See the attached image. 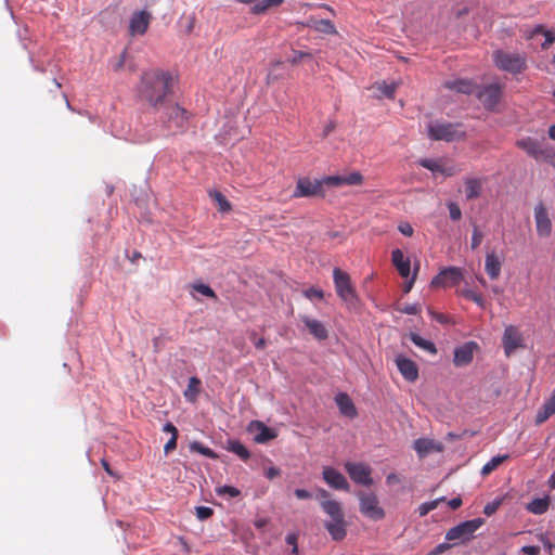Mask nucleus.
Returning <instances> with one entry per match:
<instances>
[{"instance_id": "f257e3e1", "label": "nucleus", "mask_w": 555, "mask_h": 555, "mask_svg": "<svg viewBox=\"0 0 555 555\" xmlns=\"http://www.w3.org/2000/svg\"><path fill=\"white\" fill-rule=\"evenodd\" d=\"M173 77L170 72L151 69L141 75L137 87L138 99L159 112L172 93Z\"/></svg>"}, {"instance_id": "f03ea898", "label": "nucleus", "mask_w": 555, "mask_h": 555, "mask_svg": "<svg viewBox=\"0 0 555 555\" xmlns=\"http://www.w3.org/2000/svg\"><path fill=\"white\" fill-rule=\"evenodd\" d=\"M515 144L537 162H545L555 167V147L547 143L545 138L542 140L530 137L522 138L517 140Z\"/></svg>"}, {"instance_id": "7ed1b4c3", "label": "nucleus", "mask_w": 555, "mask_h": 555, "mask_svg": "<svg viewBox=\"0 0 555 555\" xmlns=\"http://www.w3.org/2000/svg\"><path fill=\"white\" fill-rule=\"evenodd\" d=\"M515 144L537 162H545L555 167V147L547 143L545 138L542 140L530 137L522 138L517 140Z\"/></svg>"}, {"instance_id": "20e7f679", "label": "nucleus", "mask_w": 555, "mask_h": 555, "mask_svg": "<svg viewBox=\"0 0 555 555\" xmlns=\"http://www.w3.org/2000/svg\"><path fill=\"white\" fill-rule=\"evenodd\" d=\"M159 119L169 129L183 127L190 118V113L168 99L158 112Z\"/></svg>"}, {"instance_id": "39448f33", "label": "nucleus", "mask_w": 555, "mask_h": 555, "mask_svg": "<svg viewBox=\"0 0 555 555\" xmlns=\"http://www.w3.org/2000/svg\"><path fill=\"white\" fill-rule=\"evenodd\" d=\"M459 127V124L452 122H430L428 125V137L435 141H459L465 137V133L457 129Z\"/></svg>"}, {"instance_id": "423d86ee", "label": "nucleus", "mask_w": 555, "mask_h": 555, "mask_svg": "<svg viewBox=\"0 0 555 555\" xmlns=\"http://www.w3.org/2000/svg\"><path fill=\"white\" fill-rule=\"evenodd\" d=\"M333 278L337 295L343 301L348 305H354L358 302V295L351 283L350 275L339 268H335L333 271Z\"/></svg>"}, {"instance_id": "0eeeda50", "label": "nucleus", "mask_w": 555, "mask_h": 555, "mask_svg": "<svg viewBox=\"0 0 555 555\" xmlns=\"http://www.w3.org/2000/svg\"><path fill=\"white\" fill-rule=\"evenodd\" d=\"M360 501V512L373 519L380 520L385 517V511L378 505V498L372 491L359 490L356 492Z\"/></svg>"}, {"instance_id": "6e6552de", "label": "nucleus", "mask_w": 555, "mask_h": 555, "mask_svg": "<svg viewBox=\"0 0 555 555\" xmlns=\"http://www.w3.org/2000/svg\"><path fill=\"white\" fill-rule=\"evenodd\" d=\"M485 524L483 518H475L466 520L457 526L448 530L446 539L448 541L460 540L462 543H467L474 539V532Z\"/></svg>"}, {"instance_id": "1a4fd4ad", "label": "nucleus", "mask_w": 555, "mask_h": 555, "mask_svg": "<svg viewBox=\"0 0 555 555\" xmlns=\"http://www.w3.org/2000/svg\"><path fill=\"white\" fill-rule=\"evenodd\" d=\"M324 197L325 192L323 189V182L321 180H311L308 177H300L297 179L295 191L292 195L294 198L300 197Z\"/></svg>"}, {"instance_id": "9d476101", "label": "nucleus", "mask_w": 555, "mask_h": 555, "mask_svg": "<svg viewBox=\"0 0 555 555\" xmlns=\"http://www.w3.org/2000/svg\"><path fill=\"white\" fill-rule=\"evenodd\" d=\"M474 94L479 99L486 109L493 111L501 100L502 89L498 83L483 87L476 86Z\"/></svg>"}, {"instance_id": "9b49d317", "label": "nucleus", "mask_w": 555, "mask_h": 555, "mask_svg": "<svg viewBox=\"0 0 555 555\" xmlns=\"http://www.w3.org/2000/svg\"><path fill=\"white\" fill-rule=\"evenodd\" d=\"M494 61L498 67L511 73H520L525 68V60L519 55L496 51Z\"/></svg>"}, {"instance_id": "f8f14e48", "label": "nucleus", "mask_w": 555, "mask_h": 555, "mask_svg": "<svg viewBox=\"0 0 555 555\" xmlns=\"http://www.w3.org/2000/svg\"><path fill=\"white\" fill-rule=\"evenodd\" d=\"M345 469L356 483L363 486L373 485V479L371 477L372 469L370 468V466L363 463L347 462L345 464Z\"/></svg>"}, {"instance_id": "ddd939ff", "label": "nucleus", "mask_w": 555, "mask_h": 555, "mask_svg": "<svg viewBox=\"0 0 555 555\" xmlns=\"http://www.w3.org/2000/svg\"><path fill=\"white\" fill-rule=\"evenodd\" d=\"M152 20V14L145 10L134 12L129 22V35H144Z\"/></svg>"}, {"instance_id": "4468645a", "label": "nucleus", "mask_w": 555, "mask_h": 555, "mask_svg": "<svg viewBox=\"0 0 555 555\" xmlns=\"http://www.w3.org/2000/svg\"><path fill=\"white\" fill-rule=\"evenodd\" d=\"M478 349V345L475 341H467L464 345L455 348L453 363L455 366H466L474 358L475 350Z\"/></svg>"}, {"instance_id": "2eb2a0df", "label": "nucleus", "mask_w": 555, "mask_h": 555, "mask_svg": "<svg viewBox=\"0 0 555 555\" xmlns=\"http://www.w3.org/2000/svg\"><path fill=\"white\" fill-rule=\"evenodd\" d=\"M323 479L325 482L335 490L349 491L350 486L347 478L333 467L326 466L323 468Z\"/></svg>"}, {"instance_id": "dca6fc26", "label": "nucleus", "mask_w": 555, "mask_h": 555, "mask_svg": "<svg viewBox=\"0 0 555 555\" xmlns=\"http://www.w3.org/2000/svg\"><path fill=\"white\" fill-rule=\"evenodd\" d=\"M534 218L538 234L540 236H548L552 232V222L542 202H540L534 208Z\"/></svg>"}, {"instance_id": "f3484780", "label": "nucleus", "mask_w": 555, "mask_h": 555, "mask_svg": "<svg viewBox=\"0 0 555 555\" xmlns=\"http://www.w3.org/2000/svg\"><path fill=\"white\" fill-rule=\"evenodd\" d=\"M503 346L506 356H511L517 348L522 347V338L516 326L509 325L505 328Z\"/></svg>"}, {"instance_id": "a211bd4d", "label": "nucleus", "mask_w": 555, "mask_h": 555, "mask_svg": "<svg viewBox=\"0 0 555 555\" xmlns=\"http://www.w3.org/2000/svg\"><path fill=\"white\" fill-rule=\"evenodd\" d=\"M418 164L431 172H439L447 178L453 177L460 171L455 166H447L441 159L422 158L418 160Z\"/></svg>"}, {"instance_id": "6ab92c4d", "label": "nucleus", "mask_w": 555, "mask_h": 555, "mask_svg": "<svg viewBox=\"0 0 555 555\" xmlns=\"http://www.w3.org/2000/svg\"><path fill=\"white\" fill-rule=\"evenodd\" d=\"M396 364L406 380L415 382L418 378V367L414 361L402 356H398L396 358Z\"/></svg>"}, {"instance_id": "aec40b11", "label": "nucleus", "mask_w": 555, "mask_h": 555, "mask_svg": "<svg viewBox=\"0 0 555 555\" xmlns=\"http://www.w3.org/2000/svg\"><path fill=\"white\" fill-rule=\"evenodd\" d=\"M414 449L421 457L435 452H442L444 447L441 442L428 438H418L414 441Z\"/></svg>"}, {"instance_id": "412c9836", "label": "nucleus", "mask_w": 555, "mask_h": 555, "mask_svg": "<svg viewBox=\"0 0 555 555\" xmlns=\"http://www.w3.org/2000/svg\"><path fill=\"white\" fill-rule=\"evenodd\" d=\"M324 528L334 541H343L347 535V521L345 518L325 520Z\"/></svg>"}, {"instance_id": "4be33fe9", "label": "nucleus", "mask_w": 555, "mask_h": 555, "mask_svg": "<svg viewBox=\"0 0 555 555\" xmlns=\"http://www.w3.org/2000/svg\"><path fill=\"white\" fill-rule=\"evenodd\" d=\"M248 430L249 431L257 430V434L255 436V441L258 443H266L269 440H272L276 437V433L273 429L266 426L260 421H253L248 426Z\"/></svg>"}, {"instance_id": "5701e85b", "label": "nucleus", "mask_w": 555, "mask_h": 555, "mask_svg": "<svg viewBox=\"0 0 555 555\" xmlns=\"http://www.w3.org/2000/svg\"><path fill=\"white\" fill-rule=\"evenodd\" d=\"M391 261L399 274L402 278H409L411 274V261L409 258H405L402 250L395 249L391 253Z\"/></svg>"}, {"instance_id": "b1692460", "label": "nucleus", "mask_w": 555, "mask_h": 555, "mask_svg": "<svg viewBox=\"0 0 555 555\" xmlns=\"http://www.w3.org/2000/svg\"><path fill=\"white\" fill-rule=\"evenodd\" d=\"M336 404L340 411V413L344 416H347L349 418H354L358 415L357 409L354 403L352 402L351 398L345 393L339 392L335 397Z\"/></svg>"}, {"instance_id": "393cba45", "label": "nucleus", "mask_w": 555, "mask_h": 555, "mask_svg": "<svg viewBox=\"0 0 555 555\" xmlns=\"http://www.w3.org/2000/svg\"><path fill=\"white\" fill-rule=\"evenodd\" d=\"M443 87L463 94H474L476 89V85L469 79L447 80Z\"/></svg>"}, {"instance_id": "a878e982", "label": "nucleus", "mask_w": 555, "mask_h": 555, "mask_svg": "<svg viewBox=\"0 0 555 555\" xmlns=\"http://www.w3.org/2000/svg\"><path fill=\"white\" fill-rule=\"evenodd\" d=\"M555 414V390L544 404L538 410L534 423L541 425Z\"/></svg>"}, {"instance_id": "bb28decb", "label": "nucleus", "mask_w": 555, "mask_h": 555, "mask_svg": "<svg viewBox=\"0 0 555 555\" xmlns=\"http://www.w3.org/2000/svg\"><path fill=\"white\" fill-rule=\"evenodd\" d=\"M302 322L309 330L310 334L319 340H324L328 337V332L324 324L318 320L310 319L309 317H302Z\"/></svg>"}, {"instance_id": "cd10ccee", "label": "nucleus", "mask_w": 555, "mask_h": 555, "mask_svg": "<svg viewBox=\"0 0 555 555\" xmlns=\"http://www.w3.org/2000/svg\"><path fill=\"white\" fill-rule=\"evenodd\" d=\"M321 507L330 517V520L345 518L344 509L339 502L335 500H325L321 502Z\"/></svg>"}, {"instance_id": "c85d7f7f", "label": "nucleus", "mask_w": 555, "mask_h": 555, "mask_svg": "<svg viewBox=\"0 0 555 555\" xmlns=\"http://www.w3.org/2000/svg\"><path fill=\"white\" fill-rule=\"evenodd\" d=\"M501 267H502V263H501L499 257L496 256V254L494 251L488 253L486 256L485 269H486L487 274L492 280H495L499 278V275L501 273Z\"/></svg>"}, {"instance_id": "c756f323", "label": "nucleus", "mask_w": 555, "mask_h": 555, "mask_svg": "<svg viewBox=\"0 0 555 555\" xmlns=\"http://www.w3.org/2000/svg\"><path fill=\"white\" fill-rule=\"evenodd\" d=\"M482 191V181L478 178L465 179V195L467 201H473L480 196Z\"/></svg>"}, {"instance_id": "7c9ffc66", "label": "nucleus", "mask_w": 555, "mask_h": 555, "mask_svg": "<svg viewBox=\"0 0 555 555\" xmlns=\"http://www.w3.org/2000/svg\"><path fill=\"white\" fill-rule=\"evenodd\" d=\"M551 504V498L545 495L544 498H539L532 500L528 505L527 509L535 515L544 514Z\"/></svg>"}, {"instance_id": "2f4dec72", "label": "nucleus", "mask_w": 555, "mask_h": 555, "mask_svg": "<svg viewBox=\"0 0 555 555\" xmlns=\"http://www.w3.org/2000/svg\"><path fill=\"white\" fill-rule=\"evenodd\" d=\"M202 382L196 376H192L189 379L188 388L184 391V397L190 402H195L201 392Z\"/></svg>"}, {"instance_id": "473e14b6", "label": "nucleus", "mask_w": 555, "mask_h": 555, "mask_svg": "<svg viewBox=\"0 0 555 555\" xmlns=\"http://www.w3.org/2000/svg\"><path fill=\"white\" fill-rule=\"evenodd\" d=\"M284 0H260L251 5L250 12L255 15H260L266 13L270 8L280 7Z\"/></svg>"}, {"instance_id": "72a5a7b5", "label": "nucleus", "mask_w": 555, "mask_h": 555, "mask_svg": "<svg viewBox=\"0 0 555 555\" xmlns=\"http://www.w3.org/2000/svg\"><path fill=\"white\" fill-rule=\"evenodd\" d=\"M227 449L237 456H240L243 461H247L250 457L249 451L245 448L243 443L238 440H228Z\"/></svg>"}, {"instance_id": "f704fd0d", "label": "nucleus", "mask_w": 555, "mask_h": 555, "mask_svg": "<svg viewBox=\"0 0 555 555\" xmlns=\"http://www.w3.org/2000/svg\"><path fill=\"white\" fill-rule=\"evenodd\" d=\"M447 286L457 285L463 280L462 269L456 267L444 268Z\"/></svg>"}, {"instance_id": "c9c22d12", "label": "nucleus", "mask_w": 555, "mask_h": 555, "mask_svg": "<svg viewBox=\"0 0 555 555\" xmlns=\"http://www.w3.org/2000/svg\"><path fill=\"white\" fill-rule=\"evenodd\" d=\"M410 339L420 348L433 353V354H436L437 353V348L435 346V344L430 340H427V339H424L422 336H420L418 334L416 333H411L410 334Z\"/></svg>"}, {"instance_id": "e433bc0d", "label": "nucleus", "mask_w": 555, "mask_h": 555, "mask_svg": "<svg viewBox=\"0 0 555 555\" xmlns=\"http://www.w3.org/2000/svg\"><path fill=\"white\" fill-rule=\"evenodd\" d=\"M209 195L218 204L221 212H228L231 210V204L220 191H210Z\"/></svg>"}, {"instance_id": "4c0bfd02", "label": "nucleus", "mask_w": 555, "mask_h": 555, "mask_svg": "<svg viewBox=\"0 0 555 555\" xmlns=\"http://www.w3.org/2000/svg\"><path fill=\"white\" fill-rule=\"evenodd\" d=\"M509 457L508 454L504 455H498L491 459L490 462H488L481 469V474L483 476L489 475L491 472H493L496 467H499L502 463H504Z\"/></svg>"}, {"instance_id": "58836bf2", "label": "nucleus", "mask_w": 555, "mask_h": 555, "mask_svg": "<svg viewBox=\"0 0 555 555\" xmlns=\"http://www.w3.org/2000/svg\"><path fill=\"white\" fill-rule=\"evenodd\" d=\"M397 86L398 85L396 82L387 85L385 81H383V82H376L372 88L378 89L384 96H386L388 99H393Z\"/></svg>"}, {"instance_id": "ea45409f", "label": "nucleus", "mask_w": 555, "mask_h": 555, "mask_svg": "<svg viewBox=\"0 0 555 555\" xmlns=\"http://www.w3.org/2000/svg\"><path fill=\"white\" fill-rule=\"evenodd\" d=\"M190 449H191V451L198 452V453H201V454H203V455H205V456H207L209 459H214V460L218 459V454L214 450H211V449H209L207 447H204L198 441H193L190 444Z\"/></svg>"}, {"instance_id": "a19ab883", "label": "nucleus", "mask_w": 555, "mask_h": 555, "mask_svg": "<svg viewBox=\"0 0 555 555\" xmlns=\"http://www.w3.org/2000/svg\"><path fill=\"white\" fill-rule=\"evenodd\" d=\"M446 501V498H439L437 500H434V501H430V502H426V503H423L422 505H420L418 507V513H420V516L423 517V516H426L429 512L434 511L435 508H437V506L441 503V502H444Z\"/></svg>"}, {"instance_id": "79ce46f5", "label": "nucleus", "mask_w": 555, "mask_h": 555, "mask_svg": "<svg viewBox=\"0 0 555 555\" xmlns=\"http://www.w3.org/2000/svg\"><path fill=\"white\" fill-rule=\"evenodd\" d=\"M472 225H473V235H472L470 247L473 250H476L480 246L485 235L475 222H472Z\"/></svg>"}, {"instance_id": "37998d69", "label": "nucleus", "mask_w": 555, "mask_h": 555, "mask_svg": "<svg viewBox=\"0 0 555 555\" xmlns=\"http://www.w3.org/2000/svg\"><path fill=\"white\" fill-rule=\"evenodd\" d=\"M460 294L461 296L469 299V300H473L474 302H476L478 306H480L481 308L485 307V300L482 298L481 295L475 293L474 291L472 289H468V288H463L460 291Z\"/></svg>"}, {"instance_id": "c03bdc74", "label": "nucleus", "mask_w": 555, "mask_h": 555, "mask_svg": "<svg viewBox=\"0 0 555 555\" xmlns=\"http://www.w3.org/2000/svg\"><path fill=\"white\" fill-rule=\"evenodd\" d=\"M192 288L206 297L217 299L215 291L209 285L203 283H194L192 284Z\"/></svg>"}, {"instance_id": "a18cd8bd", "label": "nucleus", "mask_w": 555, "mask_h": 555, "mask_svg": "<svg viewBox=\"0 0 555 555\" xmlns=\"http://www.w3.org/2000/svg\"><path fill=\"white\" fill-rule=\"evenodd\" d=\"M315 29L325 34H336V28L330 20H320L317 22Z\"/></svg>"}, {"instance_id": "49530a36", "label": "nucleus", "mask_w": 555, "mask_h": 555, "mask_svg": "<svg viewBox=\"0 0 555 555\" xmlns=\"http://www.w3.org/2000/svg\"><path fill=\"white\" fill-rule=\"evenodd\" d=\"M306 60H312V54L305 51H293V56L288 59V62L292 65H298L300 62Z\"/></svg>"}, {"instance_id": "de8ad7c7", "label": "nucleus", "mask_w": 555, "mask_h": 555, "mask_svg": "<svg viewBox=\"0 0 555 555\" xmlns=\"http://www.w3.org/2000/svg\"><path fill=\"white\" fill-rule=\"evenodd\" d=\"M345 184L348 185H360L363 183V176L359 171L351 172L344 176Z\"/></svg>"}, {"instance_id": "09e8293b", "label": "nucleus", "mask_w": 555, "mask_h": 555, "mask_svg": "<svg viewBox=\"0 0 555 555\" xmlns=\"http://www.w3.org/2000/svg\"><path fill=\"white\" fill-rule=\"evenodd\" d=\"M503 500H504L503 498H499V499H495L494 501L488 503L483 508V513L487 516H492L499 509V507L502 505Z\"/></svg>"}, {"instance_id": "8fccbe9b", "label": "nucleus", "mask_w": 555, "mask_h": 555, "mask_svg": "<svg viewBox=\"0 0 555 555\" xmlns=\"http://www.w3.org/2000/svg\"><path fill=\"white\" fill-rule=\"evenodd\" d=\"M216 492L218 495L229 494L232 498L238 496L241 494V491L237 488L232 487V486L218 487L216 489Z\"/></svg>"}, {"instance_id": "3c124183", "label": "nucleus", "mask_w": 555, "mask_h": 555, "mask_svg": "<svg viewBox=\"0 0 555 555\" xmlns=\"http://www.w3.org/2000/svg\"><path fill=\"white\" fill-rule=\"evenodd\" d=\"M323 185L327 186H340L345 184L344 176H328L321 180Z\"/></svg>"}, {"instance_id": "603ef678", "label": "nucleus", "mask_w": 555, "mask_h": 555, "mask_svg": "<svg viewBox=\"0 0 555 555\" xmlns=\"http://www.w3.org/2000/svg\"><path fill=\"white\" fill-rule=\"evenodd\" d=\"M195 512H196V517L199 520H206L214 515V509L210 507H206V506H197L195 508Z\"/></svg>"}, {"instance_id": "864d4df0", "label": "nucleus", "mask_w": 555, "mask_h": 555, "mask_svg": "<svg viewBox=\"0 0 555 555\" xmlns=\"http://www.w3.org/2000/svg\"><path fill=\"white\" fill-rule=\"evenodd\" d=\"M448 209L450 214V218L453 221H459L462 218L461 208L456 203L450 202L448 203Z\"/></svg>"}, {"instance_id": "5fc2aeb1", "label": "nucleus", "mask_w": 555, "mask_h": 555, "mask_svg": "<svg viewBox=\"0 0 555 555\" xmlns=\"http://www.w3.org/2000/svg\"><path fill=\"white\" fill-rule=\"evenodd\" d=\"M304 295L308 299L318 298V299L321 300V299L324 298V292L322 289H320V288L314 287V286L309 287L308 289H305L304 291Z\"/></svg>"}, {"instance_id": "6e6d98bb", "label": "nucleus", "mask_w": 555, "mask_h": 555, "mask_svg": "<svg viewBox=\"0 0 555 555\" xmlns=\"http://www.w3.org/2000/svg\"><path fill=\"white\" fill-rule=\"evenodd\" d=\"M431 287L447 286L444 269L441 270L430 282Z\"/></svg>"}, {"instance_id": "4d7b16f0", "label": "nucleus", "mask_w": 555, "mask_h": 555, "mask_svg": "<svg viewBox=\"0 0 555 555\" xmlns=\"http://www.w3.org/2000/svg\"><path fill=\"white\" fill-rule=\"evenodd\" d=\"M398 311L405 314H418L421 311V308L417 304L414 305H405L403 307L397 308Z\"/></svg>"}, {"instance_id": "13d9d810", "label": "nucleus", "mask_w": 555, "mask_h": 555, "mask_svg": "<svg viewBox=\"0 0 555 555\" xmlns=\"http://www.w3.org/2000/svg\"><path fill=\"white\" fill-rule=\"evenodd\" d=\"M249 338L257 349H263L267 346V340L263 337L257 338V334L255 331L250 332Z\"/></svg>"}, {"instance_id": "bf43d9fd", "label": "nucleus", "mask_w": 555, "mask_h": 555, "mask_svg": "<svg viewBox=\"0 0 555 555\" xmlns=\"http://www.w3.org/2000/svg\"><path fill=\"white\" fill-rule=\"evenodd\" d=\"M418 269H420V263H416L415 267H414V273H413L412 278L404 283L403 292L405 294H408L412 289L413 284H414L415 279H416V274H417Z\"/></svg>"}, {"instance_id": "052dcab7", "label": "nucleus", "mask_w": 555, "mask_h": 555, "mask_svg": "<svg viewBox=\"0 0 555 555\" xmlns=\"http://www.w3.org/2000/svg\"><path fill=\"white\" fill-rule=\"evenodd\" d=\"M297 540H298V535L296 533H289L286 537V543L293 546L292 554H295V555L298 554Z\"/></svg>"}, {"instance_id": "680f3d73", "label": "nucleus", "mask_w": 555, "mask_h": 555, "mask_svg": "<svg viewBox=\"0 0 555 555\" xmlns=\"http://www.w3.org/2000/svg\"><path fill=\"white\" fill-rule=\"evenodd\" d=\"M398 230L405 236H412L414 233V230L409 222H401L398 225Z\"/></svg>"}, {"instance_id": "e2e57ef3", "label": "nucleus", "mask_w": 555, "mask_h": 555, "mask_svg": "<svg viewBox=\"0 0 555 555\" xmlns=\"http://www.w3.org/2000/svg\"><path fill=\"white\" fill-rule=\"evenodd\" d=\"M545 40L542 43V48L546 49L555 41V34L553 31L546 30L544 31Z\"/></svg>"}, {"instance_id": "0e129e2a", "label": "nucleus", "mask_w": 555, "mask_h": 555, "mask_svg": "<svg viewBox=\"0 0 555 555\" xmlns=\"http://www.w3.org/2000/svg\"><path fill=\"white\" fill-rule=\"evenodd\" d=\"M337 127V124L335 120H328L326 125L324 126L322 137L326 138L332 133Z\"/></svg>"}, {"instance_id": "69168bd1", "label": "nucleus", "mask_w": 555, "mask_h": 555, "mask_svg": "<svg viewBox=\"0 0 555 555\" xmlns=\"http://www.w3.org/2000/svg\"><path fill=\"white\" fill-rule=\"evenodd\" d=\"M178 435L171 436L170 440L165 446V452L168 453L176 449Z\"/></svg>"}, {"instance_id": "338daca9", "label": "nucleus", "mask_w": 555, "mask_h": 555, "mask_svg": "<svg viewBox=\"0 0 555 555\" xmlns=\"http://www.w3.org/2000/svg\"><path fill=\"white\" fill-rule=\"evenodd\" d=\"M522 552L527 555H539L540 547L537 545H528L522 547Z\"/></svg>"}, {"instance_id": "774afa93", "label": "nucleus", "mask_w": 555, "mask_h": 555, "mask_svg": "<svg viewBox=\"0 0 555 555\" xmlns=\"http://www.w3.org/2000/svg\"><path fill=\"white\" fill-rule=\"evenodd\" d=\"M469 13V9L467 7L459 8L453 10V14L455 18L460 20L463 16L467 15Z\"/></svg>"}]
</instances>
